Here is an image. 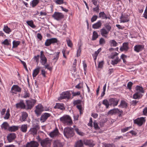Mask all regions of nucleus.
I'll return each instance as SVG.
<instances>
[{
    "mask_svg": "<svg viewBox=\"0 0 147 147\" xmlns=\"http://www.w3.org/2000/svg\"><path fill=\"white\" fill-rule=\"evenodd\" d=\"M137 92L133 95V98L135 99H139L142 98L144 91L143 88L139 86H137L136 87Z\"/></svg>",
    "mask_w": 147,
    "mask_h": 147,
    "instance_id": "obj_1",
    "label": "nucleus"
},
{
    "mask_svg": "<svg viewBox=\"0 0 147 147\" xmlns=\"http://www.w3.org/2000/svg\"><path fill=\"white\" fill-rule=\"evenodd\" d=\"M59 119L62 123L67 125H70L72 123L70 117L69 115H64Z\"/></svg>",
    "mask_w": 147,
    "mask_h": 147,
    "instance_id": "obj_2",
    "label": "nucleus"
},
{
    "mask_svg": "<svg viewBox=\"0 0 147 147\" xmlns=\"http://www.w3.org/2000/svg\"><path fill=\"white\" fill-rule=\"evenodd\" d=\"M63 132L64 136L67 138L73 137L74 135L73 129L69 127L65 128Z\"/></svg>",
    "mask_w": 147,
    "mask_h": 147,
    "instance_id": "obj_3",
    "label": "nucleus"
},
{
    "mask_svg": "<svg viewBox=\"0 0 147 147\" xmlns=\"http://www.w3.org/2000/svg\"><path fill=\"white\" fill-rule=\"evenodd\" d=\"M40 142L42 147H50L51 144V141L47 138L41 140Z\"/></svg>",
    "mask_w": 147,
    "mask_h": 147,
    "instance_id": "obj_4",
    "label": "nucleus"
},
{
    "mask_svg": "<svg viewBox=\"0 0 147 147\" xmlns=\"http://www.w3.org/2000/svg\"><path fill=\"white\" fill-rule=\"evenodd\" d=\"M52 17L55 19L57 20H59L64 18V15L61 13L55 12L52 15Z\"/></svg>",
    "mask_w": 147,
    "mask_h": 147,
    "instance_id": "obj_5",
    "label": "nucleus"
},
{
    "mask_svg": "<svg viewBox=\"0 0 147 147\" xmlns=\"http://www.w3.org/2000/svg\"><path fill=\"white\" fill-rule=\"evenodd\" d=\"M36 102V100L34 99L26 100V103L27 104V109H31L34 106Z\"/></svg>",
    "mask_w": 147,
    "mask_h": 147,
    "instance_id": "obj_6",
    "label": "nucleus"
},
{
    "mask_svg": "<svg viewBox=\"0 0 147 147\" xmlns=\"http://www.w3.org/2000/svg\"><path fill=\"white\" fill-rule=\"evenodd\" d=\"M53 147H63L64 144L60 140H56L53 141Z\"/></svg>",
    "mask_w": 147,
    "mask_h": 147,
    "instance_id": "obj_7",
    "label": "nucleus"
},
{
    "mask_svg": "<svg viewBox=\"0 0 147 147\" xmlns=\"http://www.w3.org/2000/svg\"><path fill=\"white\" fill-rule=\"evenodd\" d=\"M70 94L69 92L66 91L63 92L61 94L59 99L62 100V99H69L70 98Z\"/></svg>",
    "mask_w": 147,
    "mask_h": 147,
    "instance_id": "obj_8",
    "label": "nucleus"
},
{
    "mask_svg": "<svg viewBox=\"0 0 147 147\" xmlns=\"http://www.w3.org/2000/svg\"><path fill=\"white\" fill-rule=\"evenodd\" d=\"M43 110V107L41 104H39L36 106V109L35 112L37 115H39L41 113V112Z\"/></svg>",
    "mask_w": 147,
    "mask_h": 147,
    "instance_id": "obj_9",
    "label": "nucleus"
},
{
    "mask_svg": "<svg viewBox=\"0 0 147 147\" xmlns=\"http://www.w3.org/2000/svg\"><path fill=\"white\" fill-rule=\"evenodd\" d=\"M119 101V99L116 98H111L109 100V102L111 105L115 106L117 105Z\"/></svg>",
    "mask_w": 147,
    "mask_h": 147,
    "instance_id": "obj_10",
    "label": "nucleus"
},
{
    "mask_svg": "<svg viewBox=\"0 0 147 147\" xmlns=\"http://www.w3.org/2000/svg\"><path fill=\"white\" fill-rule=\"evenodd\" d=\"M145 120L144 117H141L138 118L137 119L134 120V123L137 124L139 126H141L144 122H145Z\"/></svg>",
    "mask_w": 147,
    "mask_h": 147,
    "instance_id": "obj_11",
    "label": "nucleus"
},
{
    "mask_svg": "<svg viewBox=\"0 0 147 147\" xmlns=\"http://www.w3.org/2000/svg\"><path fill=\"white\" fill-rule=\"evenodd\" d=\"M11 92L13 93L16 94L17 92H20L21 88L18 86L14 85L11 88Z\"/></svg>",
    "mask_w": 147,
    "mask_h": 147,
    "instance_id": "obj_12",
    "label": "nucleus"
},
{
    "mask_svg": "<svg viewBox=\"0 0 147 147\" xmlns=\"http://www.w3.org/2000/svg\"><path fill=\"white\" fill-rule=\"evenodd\" d=\"M38 144L37 142L32 141L30 142H28L25 147H38Z\"/></svg>",
    "mask_w": 147,
    "mask_h": 147,
    "instance_id": "obj_13",
    "label": "nucleus"
},
{
    "mask_svg": "<svg viewBox=\"0 0 147 147\" xmlns=\"http://www.w3.org/2000/svg\"><path fill=\"white\" fill-rule=\"evenodd\" d=\"M144 47V46L143 45H138L134 47V50L135 52L138 53L142 51Z\"/></svg>",
    "mask_w": 147,
    "mask_h": 147,
    "instance_id": "obj_14",
    "label": "nucleus"
},
{
    "mask_svg": "<svg viewBox=\"0 0 147 147\" xmlns=\"http://www.w3.org/2000/svg\"><path fill=\"white\" fill-rule=\"evenodd\" d=\"M40 53V58L42 61L41 62L42 64L43 65H45L47 62V59L45 56L43 51H41Z\"/></svg>",
    "mask_w": 147,
    "mask_h": 147,
    "instance_id": "obj_15",
    "label": "nucleus"
},
{
    "mask_svg": "<svg viewBox=\"0 0 147 147\" xmlns=\"http://www.w3.org/2000/svg\"><path fill=\"white\" fill-rule=\"evenodd\" d=\"M16 137V134L13 133H10L8 134L7 136V140L9 142H12Z\"/></svg>",
    "mask_w": 147,
    "mask_h": 147,
    "instance_id": "obj_16",
    "label": "nucleus"
},
{
    "mask_svg": "<svg viewBox=\"0 0 147 147\" xmlns=\"http://www.w3.org/2000/svg\"><path fill=\"white\" fill-rule=\"evenodd\" d=\"M50 114L45 113L42 115L40 117V120L41 122H44L50 116Z\"/></svg>",
    "mask_w": 147,
    "mask_h": 147,
    "instance_id": "obj_17",
    "label": "nucleus"
},
{
    "mask_svg": "<svg viewBox=\"0 0 147 147\" xmlns=\"http://www.w3.org/2000/svg\"><path fill=\"white\" fill-rule=\"evenodd\" d=\"M128 43V42H124L123 43L122 46L120 49L121 51H127L129 49Z\"/></svg>",
    "mask_w": 147,
    "mask_h": 147,
    "instance_id": "obj_18",
    "label": "nucleus"
},
{
    "mask_svg": "<svg viewBox=\"0 0 147 147\" xmlns=\"http://www.w3.org/2000/svg\"><path fill=\"white\" fill-rule=\"evenodd\" d=\"M59 134L58 130L56 129L49 134V136L51 138H54L57 136Z\"/></svg>",
    "mask_w": 147,
    "mask_h": 147,
    "instance_id": "obj_19",
    "label": "nucleus"
},
{
    "mask_svg": "<svg viewBox=\"0 0 147 147\" xmlns=\"http://www.w3.org/2000/svg\"><path fill=\"white\" fill-rule=\"evenodd\" d=\"M109 32L105 28H102L100 30L101 35L103 37H106L107 35L108 34Z\"/></svg>",
    "mask_w": 147,
    "mask_h": 147,
    "instance_id": "obj_20",
    "label": "nucleus"
},
{
    "mask_svg": "<svg viewBox=\"0 0 147 147\" xmlns=\"http://www.w3.org/2000/svg\"><path fill=\"white\" fill-rule=\"evenodd\" d=\"M102 24L101 21L99 20L96 23L93 24L92 26V27L94 29H98L100 28Z\"/></svg>",
    "mask_w": 147,
    "mask_h": 147,
    "instance_id": "obj_21",
    "label": "nucleus"
},
{
    "mask_svg": "<svg viewBox=\"0 0 147 147\" xmlns=\"http://www.w3.org/2000/svg\"><path fill=\"white\" fill-rule=\"evenodd\" d=\"M28 116V114L26 113L23 112L22 113L21 117L20 119V120L21 122L26 121Z\"/></svg>",
    "mask_w": 147,
    "mask_h": 147,
    "instance_id": "obj_22",
    "label": "nucleus"
},
{
    "mask_svg": "<svg viewBox=\"0 0 147 147\" xmlns=\"http://www.w3.org/2000/svg\"><path fill=\"white\" fill-rule=\"evenodd\" d=\"M99 17L100 18H102L103 19H111L110 16H107V15L105 14L104 12H100L99 14Z\"/></svg>",
    "mask_w": 147,
    "mask_h": 147,
    "instance_id": "obj_23",
    "label": "nucleus"
},
{
    "mask_svg": "<svg viewBox=\"0 0 147 147\" xmlns=\"http://www.w3.org/2000/svg\"><path fill=\"white\" fill-rule=\"evenodd\" d=\"M16 106L17 108H21L24 109L25 107V105L24 102L23 101L21 100L19 103L16 104Z\"/></svg>",
    "mask_w": 147,
    "mask_h": 147,
    "instance_id": "obj_24",
    "label": "nucleus"
},
{
    "mask_svg": "<svg viewBox=\"0 0 147 147\" xmlns=\"http://www.w3.org/2000/svg\"><path fill=\"white\" fill-rule=\"evenodd\" d=\"M55 109H58L61 110L65 109V108L63 106V104L56 103V105L54 106Z\"/></svg>",
    "mask_w": 147,
    "mask_h": 147,
    "instance_id": "obj_25",
    "label": "nucleus"
},
{
    "mask_svg": "<svg viewBox=\"0 0 147 147\" xmlns=\"http://www.w3.org/2000/svg\"><path fill=\"white\" fill-rule=\"evenodd\" d=\"M18 126H12L9 127L8 128V130L9 131H15L18 130Z\"/></svg>",
    "mask_w": 147,
    "mask_h": 147,
    "instance_id": "obj_26",
    "label": "nucleus"
},
{
    "mask_svg": "<svg viewBox=\"0 0 147 147\" xmlns=\"http://www.w3.org/2000/svg\"><path fill=\"white\" fill-rule=\"evenodd\" d=\"M40 67H38L34 70L32 74V76L34 78L38 74L40 71Z\"/></svg>",
    "mask_w": 147,
    "mask_h": 147,
    "instance_id": "obj_27",
    "label": "nucleus"
},
{
    "mask_svg": "<svg viewBox=\"0 0 147 147\" xmlns=\"http://www.w3.org/2000/svg\"><path fill=\"white\" fill-rule=\"evenodd\" d=\"M83 143L86 145H88L90 147H93L94 144H93L91 140H85L84 141Z\"/></svg>",
    "mask_w": 147,
    "mask_h": 147,
    "instance_id": "obj_28",
    "label": "nucleus"
},
{
    "mask_svg": "<svg viewBox=\"0 0 147 147\" xmlns=\"http://www.w3.org/2000/svg\"><path fill=\"white\" fill-rule=\"evenodd\" d=\"M129 18H128L127 16L124 17L121 16V20H120L121 22H127L129 21Z\"/></svg>",
    "mask_w": 147,
    "mask_h": 147,
    "instance_id": "obj_29",
    "label": "nucleus"
},
{
    "mask_svg": "<svg viewBox=\"0 0 147 147\" xmlns=\"http://www.w3.org/2000/svg\"><path fill=\"white\" fill-rule=\"evenodd\" d=\"M27 129V124H24L22 125L21 127V130L23 132H26Z\"/></svg>",
    "mask_w": 147,
    "mask_h": 147,
    "instance_id": "obj_30",
    "label": "nucleus"
},
{
    "mask_svg": "<svg viewBox=\"0 0 147 147\" xmlns=\"http://www.w3.org/2000/svg\"><path fill=\"white\" fill-rule=\"evenodd\" d=\"M83 142L82 140L78 141L76 143L75 147H83Z\"/></svg>",
    "mask_w": 147,
    "mask_h": 147,
    "instance_id": "obj_31",
    "label": "nucleus"
},
{
    "mask_svg": "<svg viewBox=\"0 0 147 147\" xmlns=\"http://www.w3.org/2000/svg\"><path fill=\"white\" fill-rule=\"evenodd\" d=\"M105 28L109 32L112 28L111 26L109 23H106L104 25Z\"/></svg>",
    "mask_w": 147,
    "mask_h": 147,
    "instance_id": "obj_32",
    "label": "nucleus"
},
{
    "mask_svg": "<svg viewBox=\"0 0 147 147\" xmlns=\"http://www.w3.org/2000/svg\"><path fill=\"white\" fill-rule=\"evenodd\" d=\"M109 42L111 46L115 47L117 45V43L115 40H110L109 41Z\"/></svg>",
    "mask_w": 147,
    "mask_h": 147,
    "instance_id": "obj_33",
    "label": "nucleus"
},
{
    "mask_svg": "<svg viewBox=\"0 0 147 147\" xmlns=\"http://www.w3.org/2000/svg\"><path fill=\"white\" fill-rule=\"evenodd\" d=\"M127 106V104L124 100H121V103L119 106L122 108H126Z\"/></svg>",
    "mask_w": 147,
    "mask_h": 147,
    "instance_id": "obj_34",
    "label": "nucleus"
},
{
    "mask_svg": "<svg viewBox=\"0 0 147 147\" xmlns=\"http://www.w3.org/2000/svg\"><path fill=\"white\" fill-rule=\"evenodd\" d=\"M107 121V119L106 118H103L102 119H101L100 122L99 124L100 125L101 127H103L104 125V123L106 122Z\"/></svg>",
    "mask_w": 147,
    "mask_h": 147,
    "instance_id": "obj_35",
    "label": "nucleus"
},
{
    "mask_svg": "<svg viewBox=\"0 0 147 147\" xmlns=\"http://www.w3.org/2000/svg\"><path fill=\"white\" fill-rule=\"evenodd\" d=\"M98 36L97 33L95 31L93 32V35L92 38V40H94L97 38Z\"/></svg>",
    "mask_w": 147,
    "mask_h": 147,
    "instance_id": "obj_36",
    "label": "nucleus"
},
{
    "mask_svg": "<svg viewBox=\"0 0 147 147\" xmlns=\"http://www.w3.org/2000/svg\"><path fill=\"white\" fill-rule=\"evenodd\" d=\"M1 127L2 129H6L9 127V124L6 122H4L1 125Z\"/></svg>",
    "mask_w": 147,
    "mask_h": 147,
    "instance_id": "obj_37",
    "label": "nucleus"
},
{
    "mask_svg": "<svg viewBox=\"0 0 147 147\" xmlns=\"http://www.w3.org/2000/svg\"><path fill=\"white\" fill-rule=\"evenodd\" d=\"M119 61L120 60L118 57H117L115 60H113L111 61V63L113 65H115L117 64Z\"/></svg>",
    "mask_w": 147,
    "mask_h": 147,
    "instance_id": "obj_38",
    "label": "nucleus"
},
{
    "mask_svg": "<svg viewBox=\"0 0 147 147\" xmlns=\"http://www.w3.org/2000/svg\"><path fill=\"white\" fill-rule=\"evenodd\" d=\"M3 30L7 34H9L11 32L10 28L7 26H4Z\"/></svg>",
    "mask_w": 147,
    "mask_h": 147,
    "instance_id": "obj_39",
    "label": "nucleus"
},
{
    "mask_svg": "<svg viewBox=\"0 0 147 147\" xmlns=\"http://www.w3.org/2000/svg\"><path fill=\"white\" fill-rule=\"evenodd\" d=\"M38 129L36 128L32 127L30 129V131L31 133L33 135L36 134L37 133Z\"/></svg>",
    "mask_w": 147,
    "mask_h": 147,
    "instance_id": "obj_40",
    "label": "nucleus"
},
{
    "mask_svg": "<svg viewBox=\"0 0 147 147\" xmlns=\"http://www.w3.org/2000/svg\"><path fill=\"white\" fill-rule=\"evenodd\" d=\"M27 23L28 25L32 28H34L36 27L32 21H28Z\"/></svg>",
    "mask_w": 147,
    "mask_h": 147,
    "instance_id": "obj_41",
    "label": "nucleus"
},
{
    "mask_svg": "<svg viewBox=\"0 0 147 147\" xmlns=\"http://www.w3.org/2000/svg\"><path fill=\"white\" fill-rule=\"evenodd\" d=\"M20 42L19 41H13V48H16V47L20 44Z\"/></svg>",
    "mask_w": 147,
    "mask_h": 147,
    "instance_id": "obj_42",
    "label": "nucleus"
},
{
    "mask_svg": "<svg viewBox=\"0 0 147 147\" xmlns=\"http://www.w3.org/2000/svg\"><path fill=\"white\" fill-rule=\"evenodd\" d=\"M74 130L76 131L77 134L80 135L82 136H83L84 134L83 132H82L80 131L77 128H75L74 129Z\"/></svg>",
    "mask_w": 147,
    "mask_h": 147,
    "instance_id": "obj_43",
    "label": "nucleus"
},
{
    "mask_svg": "<svg viewBox=\"0 0 147 147\" xmlns=\"http://www.w3.org/2000/svg\"><path fill=\"white\" fill-rule=\"evenodd\" d=\"M81 45H79L78 46L77 52V57L80 56L81 51Z\"/></svg>",
    "mask_w": 147,
    "mask_h": 147,
    "instance_id": "obj_44",
    "label": "nucleus"
},
{
    "mask_svg": "<svg viewBox=\"0 0 147 147\" xmlns=\"http://www.w3.org/2000/svg\"><path fill=\"white\" fill-rule=\"evenodd\" d=\"M39 2L38 0H33L32 3V6L33 7H34Z\"/></svg>",
    "mask_w": 147,
    "mask_h": 147,
    "instance_id": "obj_45",
    "label": "nucleus"
},
{
    "mask_svg": "<svg viewBox=\"0 0 147 147\" xmlns=\"http://www.w3.org/2000/svg\"><path fill=\"white\" fill-rule=\"evenodd\" d=\"M102 103L106 106L107 108L109 106V103L108 100H104L102 101Z\"/></svg>",
    "mask_w": 147,
    "mask_h": 147,
    "instance_id": "obj_46",
    "label": "nucleus"
},
{
    "mask_svg": "<svg viewBox=\"0 0 147 147\" xmlns=\"http://www.w3.org/2000/svg\"><path fill=\"white\" fill-rule=\"evenodd\" d=\"M99 42L100 45H102L105 43V41L103 38H101L100 39Z\"/></svg>",
    "mask_w": 147,
    "mask_h": 147,
    "instance_id": "obj_47",
    "label": "nucleus"
},
{
    "mask_svg": "<svg viewBox=\"0 0 147 147\" xmlns=\"http://www.w3.org/2000/svg\"><path fill=\"white\" fill-rule=\"evenodd\" d=\"M51 44H53L57 42V39L55 38H53L50 39Z\"/></svg>",
    "mask_w": 147,
    "mask_h": 147,
    "instance_id": "obj_48",
    "label": "nucleus"
},
{
    "mask_svg": "<svg viewBox=\"0 0 147 147\" xmlns=\"http://www.w3.org/2000/svg\"><path fill=\"white\" fill-rule=\"evenodd\" d=\"M51 44V43L50 39H47L45 43V45L46 46H49Z\"/></svg>",
    "mask_w": 147,
    "mask_h": 147,
    "instance_id": "obj_49",
    "label": "nucleus"
},
{
    "mask_svg": "<svg viewBox=\"0 0 147 147\" xmlns=\"http://www.w3.org/2000/svg\"><path fill=\"white\" fill-rule=\"evenodd\" d=\"M33 128H36V129L38 130L39 129L40 127L39 126L38 124L37 123H33Z\"/></svg>",
    "mask_w": 147,
    "mask_h": 147,
    "instance_id": "obj_50",
    "label": "nucleus"
},
{
    "mask_svg": "<svg viewBox=\"0 0 147 147\" xmlns=\"http://www.w3.org/2000/svg\"><path fill=\"white\" fill-rule=\"evenodd\" d=\"M131 128V127H127L125 128H123L121 129V131L123 132H125L128 131L130 128Z\"/></svg>",
    "mask_w": 147,
    "mask_h": 147,
    "instance_id": "obj_51",
    "label": "nucleus"
},
{
    "mask_svg": "<svg viewBox=\"0 0 147 147\" xmlns=\"http://www.w3.org/2000/svg\"><path fill=\"white\" fill-rule=\"evenodd\" d=\"M67 41L68 46L70 47H72V44L71 41L70 40L68 39L67 40Z\"/></svg>",
    "mask_w": 147,
    "mask_h": 147,
    "instance_id": "obj_52",
    "label": "nucleus"
},
{
    "mask_svg": "<svg viewBox=\"0 0 147 147\" xmlns=\"http://www.w3.org/2000/svg\"><path fill=\"white\" fill-rule=\"evenodd\" d=\"M133 84L132 82H129L127 84V87L129 89V90H131V86L133 85Z\"/></svg>",
    "mask_w": 147,
    "mask_h": 147,
    "instance_id": "obj_53",
    "label": "nucleus"
},
{
    "mask_svg": "<svg viewBox=\"0 0 147 147\" xmlns=\"http://www.w3.org/2000/svg\"><path fill=\"white\" fill-rule=\"evenodd\" d=\"M2 44L7 45H8L9 44V41L7 39H5L4 41L2 42Z\"/></svg>",
    "mask_w": 147,
    "mask_h": 147,
    "instance_id": "obj_54",
    "label": "nucleus"
},
{
    "mask_svg": "<svg viewBox=\"0 0 147 147\" xmlns=\"http://www.w3.org/2000/svg\"><path fill=\"white\" fill-rule=\"evenodd\" d=\"M98 18V16H94L91 19V22H94Z\"/></svg>",
    "mask_w": 147,
    "mask_h": 147,
    "instance_id": "obj_55",
    "label": "nucleus"
},
{
    "mask_svg": "<svg viewBox=\"0 0 147 147\" xmlns=\"http://www.w3.org/2000/svg\"><path fill=\"white\" fill-rule=\"evenodd\" d=\"M105 147H115V145L113 144H105Z\"/></svg>",
    "mask_w": 147,
    "mask_h": 147,
    "instance_id": "obj_56",
    "label": "nucleus"
},
{
    "mask_svg": "<svg viewBox=\"0 0 147 147\" xmlns=\"http://www.w3.org/2000/svg\"><path fill=\"white\" fill-rule=\"evenodd\" d=\"M94 128L95 129H97L99 128V127L98 126V123L96 121H95L94 122Z\"/></svg>",
    "mask_w": 147,
    "mask_h": 147,
    "instance_id": "obj_57",
    "label": "nucleus"
},
{
    "mask_svg": "<svg viewBox=\"0 0 147 147\" xmlns=\"http://www.w3.org/2000/svg\"><path fill=\"white\" fill-rule=\"evenodd\" d=\"M118 54L117 53H115L113 55H112L111 56V58L112 59H113L114 58H116L117 57H118Z\"/></svg>",
    "mask_w": 147,
    "mask_h": 147,
    "instance_id": "obj_58",
    "label": "nucleus"
},
{
    "mask_svg": "<svg viewBox=\"0 0 147 147\" xmlns=\"http://www.w3.org/2000/svg\"><path fill=\"white\" fill-rule=\"evenodd\" d=\"M59 52H57L55 53V55L54 56V59L57 60L59 57Z\"/></svg>",
    "mask_w": 147,
    "mask_h": 147,
    "instance_id": "obj_59",
    "label": "nucleus"
},
{
    "mask_svg": "<svg viewBox=\"0 0 147 147\" xmlns=\"http://www.w3.org/2000/svg\"><path fill=\"white\" fill-rule=\"evenodd\" d=\"M103 61L99 62L98 65V67L99 68H102L103 67Z\"/></svg>",
    "mask_w": 147,
    "mask_h": 147,
    "instance_id": "obj_60",
    "label": "nucleus"
},
{
    "mask_svg": "<svg viewBox=\"0 0 147 147\" xmlns=\"http://www.w3.org/2000/svg\"><path fill=\"white\" fill-rule=\"evenodd\" d=\"M81 100H78L74 101L73 103L74 105H77L81 103Z\"/></svg>",
    "mask_w": 147,
    "mask_h": 147,
    "instance_id": "obj_61",
    "label": "nucleus"
},
{
    "mask_svg": "<svg viewBox=\"0 0 147 147\" xmlns=\"http://www.w3.org/2000/svg\"><path fill=\"white\" fill-rule=\"evenodd\" d=\"M80 93L79 91H78L76 92H72V94L73 96H75L77 95H80Z\"/></svg>",
    "mask_w": 147,
    "mask_h": 147,
    "instance_id": "obj_62",
    "label": "nucleus"
},
{
    "mask_svg": "<svg viewBox=\"0 0 147 147\" xmlns=\"http://www.w3.org/2000/svg\"><path fill=\"white\" fill-rule=\"evenodd\" d=\"M55 2L57 4H61L63 3V0H57Z\"/></svg>",
    "mask_w": 147,
    "mask_h": 147,
    "instance_id": "obj_63",
    "label": "nucleus"
},
{
    "mask_svg": "<svg viewBox=\"0 0 147 147\" xmlns=\"http://www.w3.org/2000/svg\"><path fill=\"white\" fill-rule=\"evenodd\" d=\"M77 108L79 110L80 114L82 113V107L81 105H77L76 106Z\"/></svg>",
    "mask_w": 147,
    "mask_h": 147,
    "instance_id": "obj_64",
    "label": "nucleus"
}]
</instances>
